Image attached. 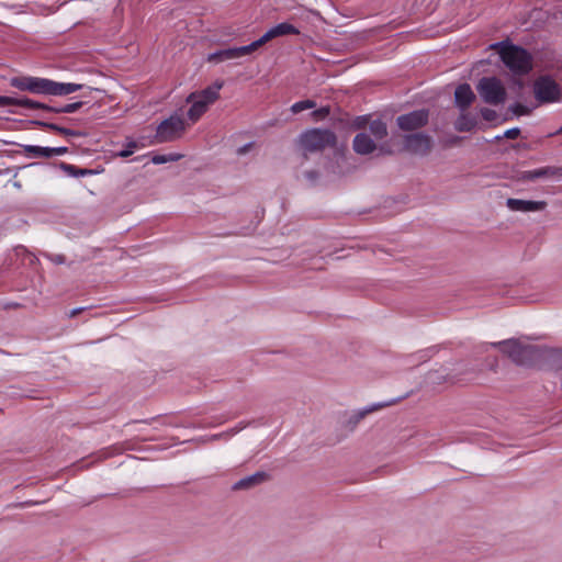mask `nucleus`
<instances>
[{
	"mask_svg": "<svg viewBox=\"0 0 562 562\" xmlns=\"http://www.w3.org/2000/svg\"><path fill=\"white\" fill-rule=\"evenodd\" d=\"M507 355L515 363L519 366H532L541 358L542 351L531 345H524L516 339H507L492 344Z\"/></svg>",
	"mask_w": 562,
	"mask_h": 562,
	"instance_id": "obj_1",
	"label": "nucleus"
},
{
	"mask_svg": "<svg viewBox=\"0 0 562 562\" xmlns=\"http://www.w3.org/2000/svg\"><path fill=\"white\" fill-rule=\"evenodd\" d=\"M499 47V55L503 63L517 75H525L532 68L531 56L529 53L515 45H504L503 43L496 44Z\"/></svg>",
	"mask_w": 562,
	"mask_h": 562,
	"instance_id": "obj_2",
	"label": "nucleus"
},
{
	"mask_svg": "<svg viewBox=\"0 0 562 562\" xmlns=\"http://www.w3.org/2000/svg\"><path fill=\"white\" fill-rule=\"evenodd\" d=\"M222 83L207 87L200 92H193L187 98L188 103H192L188 111V117L195 123L207 110L209 105L218 99V91Z\"/></svg>",
	"mask_w": 562,
	"mask_h": 562,
	"instance_id": "obj_3",
	"label": "nucleus"
},
{
	"mask_svg": "<svg viewBox=\"0 0 562 562\" xmlns=\"http://www.w3.org/2000/svg\"><path fill=\"white\" fill-rule=\"evenodd\" d=\"M300 144L304 151H321L333 147L336 144V136L329 130L313 128L300 136Z\"/></svg>",
	"mask_w": 562,
	"mask_h": 562,
	"instance_id": "obj_4",
	"label": "nucleus"
},
{
	"mask_svg": "<svg viewBox=\"0 0 562 562\" xmlns=\"http://www.w3.org/2000/svg\"><path fill=\"white\" fill-rule=\"evenodd\" d=\"M482 100L491 105H499L506 101L507 91L503 82L496 77H483L476 85Z\"/></svg>",
	"mask_w": 562,
	"mask_h": 562,
	"instance_id": "obj_5",
	"label": "nucleus"
},
{
	"mask_svg": "<svg viewBox=\"0 0 562 562\" xmlns=\"http://www.w3.org/2000/svg\"><path fill=\"white\" fill-rule=\"evenodd\" d=\"M186 131V122L179 115H171L164 120L156 130L154 143L161 144L173 142L182 136Z\"/></svg>",
	"mask_w": 562,
	"mask_h": 562,
	"instance_id": "obj_6",
	"label": "nucleus"
},
{
	"mask_svg": "<svg viewBox=\"0 0 562 562\" xmlns=\"http://www.w3.org/2000/svg\"><path fill=\"white\" fill-rule=\"evenodd\" d=\"M533 94L539 103H553L561 99V87L550 76H540L532 86Z\"/></svg>",
	"mask_w": 562,
	"mask_h": 562,
	"instance_id": "obj_7",
	"label": "nucleus"
},
{
	"mask_svg": "<svg viewBox=\"0 0 562 562\" xmlns=\"http://www.w3.org/2000/svg\"><path fill=\"white\" fill-rule=\"evenodd\" d=\"M10 86L21 91L48 95L49 79L32 76H20L11 78Z\"/></svg>",
	"mask_w": 562,
	"mask_h": 562,
	"instance_id": "obj_8",
	"label": "nucleus"
},
{
	"mask_svg": "<svg viewBox=\"0 0 562 562\" xmlns=\"http://www.w3.org/2000/svg\"><path fill=\"white\" fill-rule=\"evenodd\" d=\"M432 147V139L424 133H414L404 136V149L414 155L425 156Z\"/></svg>",
	"mask_w": 562,
	"mask_h": 562,
	"instance_id": "obj_9",
	"label": "nucleus"
},
{
	"mask_svg": "<svg viewBox=\"0 0 562 562\" xmlns=\"http://www.w3.org/2000/svg\"><path fill=\"white\" fill-rule=\"evenodd\" d=\"M429 113L427 110H416L397 116L396 123L402 131H415L428 123Z\"/></svg>",
	"mask_w": 562,
	"mask_h": 562,
	"instance_id": "obj_10",
	"label": "nucleus"
},
{
	"mask_svg": "<svg viewBox=\"0 0 562 562\" xmlns=\"http://www.w3.org/2000/svg\"><path fill=\"white\" fill-rule=\"evenodd\" d=\"M255 50H257V48L255 46V43L252 42L246 46L226 48V49H222V50L215 52L213 54H210L207 57V60L210 63H222L225 60L237 59V58L244 57L246 55L254 53Z\"/></svg>",
	"mask_w": 562,
	"mask_h": 562,
	"instance_id": "obj_11",
	"label": "nucleus"
},
{
	"mask_svg": "<svg viewBox=\"0 0 562 562\" xmlns=\"http://www.w3.org/2000/svg\"><path fill=\"white\" fill-rule=\"evenodd\" d=\"M300 34V31L297 27H295L293 24L288 22H282L273 27L269 29L260 38L255 41V46L258 49L266 43L270 42L273 38L280 37V36H286V35H297Z\"/></svg>",
	"mask_w": 562,
	"mask_h": 562,
	"instance_id": "obj_12",
	"label": "nucleus"
},
{
	"mask_svg": "<svg viewBox=\"0 0 562 562\" xmlns=\"http://www.w3.org/2000/svg\"><path fill=\"white\" fill-rule=\"evenodd\" d=\"M562 170L557 166H546L533 170H526L520 172L519 180L535 181L538 179H557L560 180Z\"/></svg>",
	"mask_w": 562,
	"mask_h": 562,
	"instance_id": "obj_13",
	"label": "nucleus"
},
{
	"mask_svg": "<svg viewBox=\"0 0 562 562\" xmlns=\"http://www.w3.org/2000/svg\"><path fill=\"white\" fill-rule=\"evenodd\" d=\"M506 206L514 212H540L546 210L548 203L546 201H529L509 198L506 201Z\"/></svg>",
	"mask_w": 562,
	"mask_h": 562,
	"instance_id": "obj_14",
	"label": "nucleus"
},
{
	"mask_svg": "<svg viewBox=\"0 0 562 562\" xmlns=\"http://www.w3.org/2000/svg\"><path fill=\"white\" fill-rule=\"evenodd\" d=\"M475 100L470 85L462 83L456 88L454 103L460 111H467Z\"/></svg>",
	"mask_w": 562,
	"mask_h": 562,
	"instance_id": "obj_15",
	"label": "nucleus"
},
{
	"mask_svg": "<svg viewBox=\"0 0 562 562\" xmlns=\"http://www.w3.org/2000/svg\"><path fill=\"white\" fill-rule=\"evenodd\" d=\"M352 146L355 151L359 155H369L376 148L374 140L366 133L357 134L353 138Z\"/></svg>",
	"mask_w": 562,
	"mask_h": 562,
	"instance_id": "obj_16",
	"label": "nucleus"
},
{
	"mask_svg": "<svg viewBox=\"0 0 562 562\" xmlns=\"http://www.w3.org/2000/svg\"><path fill=\"white\" fill-rule=\"evenodd\" d=\"M269 479V475L266 472H256L252 475L246 476L237 481L233 485L234 491L249 490L252 488Z\"/></svg>",
	"mask_w": 562,
	"mask_h": 562,
	"instance_id": "obj_17",
	"label": "nucleus"
},
{
	"mask_svg": "<svg viewBox=\"0 0 562 562\" xmlns=\"http://www.w3.org/2000/svg\"><path fill=\"white\" fill-rule=\"evenodd\" d=\"M82 88L79 83H63L49 79L48 95H67Z\"/></svg>",
	"mask_w": 562,
	"mask_h": 562,
	"instance_id": "obj_18",
	"label": "nucleus"
},
{
	"mask_svg": "<svg viewBox=\"0 0 562 562\" xmlns=\"http://www.w3.org/2000/svg\"><path fill=\"white\" fill-rule=\"evenodd\" d=\"M475 125L476 117L467 111H460V115L454 122V128L458 132H470Z\"/></svg>",
	"mask_w": 562,
	"mask_h": 562,
	"instance_id": "obj_19",
	"label": "nucleus"
},
{
	"mask_svg": "<svg viewBox=\"0 0 562 562\" xmlns=\"http://www.w3.org/2000/svg\"><path fill=\"white\" fill-rule=\"evenodd\" d=\"M370 132L376 140L384 138L387 135L386 124L380 120H374L370 123Z\"/></svg>",
	"mask_w": 562,
	"mask_h": 562,
	"instance_id": "obj_20",
	"label": "nucleus"
},
{
	"mask_svg": "<svg viewBox=\"0 0 562 562\" xmlns=\"http://www.w3.org/2000/svg\"><path fill=\"white\" fill-rule=\"evenodd\" d=\"M24 151L32 157H45L50 158L49 147H41L35 145H24Z\"/></svg>",
	"mask_w": 562,
	"mask_h": 562,
	"instance_id": "obj_21",
	"label": "nucleus"
},
{
	"mask_svg": "<svg viewBox=\"0 0 562 562\" xmlns=\"http://www.w3.org/2000/svg\"><path fill=\"white\" fill-rule=\"evenodd\" d=\"M16 106H22L29 110H37L44 108V103L34 101L29 98H16Z\"/></svg>",
	"mask_w": 562,
	"mask_h": 562,
	"instance_id": "obj_22",
	"label": "nucleus"
},
{
	"mask_svg": "<svg viewBox=\"0 0 562 562\" xmlns=\"http://www.w3.org/2000/svg\"><path fill=\"white\" fill-rule=\"evenodd\" d=\"M314 108H316V103L314 101L303 100V101L295 102L291 106V111H292V113L297 114L304 110L314 109Z\"/></svg>",
	"mask_w": 562,
	"mask_h": 562,
	"instance_id": "obj_23",
	"label": "nucleus"
},
{
	"mask_svg": "<svg viewBox=\"0 0 562 562\" xmlns=\"http://www.w3.org/2000/svg\"><path fill=\"white\" fill-rule=\"evenodd\" d=\"M393 403H394V402H391V403H387V404H378V405L373 406V407H372V408H370V409L359 412V413L355 414V415L351 417L350 422L353 424V426H356L360 420H362V419L364 418V416H366L368 413L373 412V411H376V409H379V408H383V407H385V406H387V405H391V404H393Z\"/></svg>",
	"mask_w": 562,
	"mask_h": 562,
	"instance_id": "obj_24",
	"label": "nucleus"
},
{
	"mask_svg": "<svg viewBox=\"0 0 562 562\" xmlns=\"http://www.w3.org/2000/svg\"><path fill=\"white\" fill-rule=\"evenodd\" d=\"M47 128L50 131H54L56 133H59L61 135H65V136H80L81 135V133L78 131L66 128V127L59 126L54 123H53V125H47Z\"/></svg>",
	"mask_w": 562,
	"mask_h": 562,
	"instance_id": "obj_25",
	"label": "nucleus"
},
{
	"mask_svg": "<svg viewBox=\"0 0 562 562\" xmlns=\"http://www.w3.org/2000/svg\"><path fill=\"white\" fill-rule=\"evenodd\" d=\"M137 148H139L138 143L135 142V140H131V142L127 143L125 149H122V150L116 153V156L117 157H122V158L130 157L134 153V150L137 149Z\"/></svg>",
	"mask_w": 562,
	"mask_h": 562,
	"instance_id": "obj_26",
	"label": "nucleus"
},
{
	"mask_svg": "<svg viewBox=\"0 0 562 562\" xmlns=\"http://www.w3.org/2000/svg\"><path fill=\"white\" fill-rule=\"evenodd\" d=\"M179 158H180V155H169V156H166V155H155L151 158V161L155 165H160V164H165V162H168V161H176Z\"/></svg>",
	"mask_w": 562,
	"mask_h": 562,
	"instance_id": "obj_27",
	"label": "nucleus"
},
{
	"mask_svg": "<svg viewBox=\"0 0 562 562\" xmlns=\"http://www.w3.org/2000/svg\"><path fill=\"white\" fill-rule=\"evenodd\" d=\"M63 168L70 175L72 176H86V175H89L91 173V170H88V169H77L75 166L72 165H66V164H63Z\"/></svg>",
	"mask_w": 562,
	"mask_h": 562,
	"instance_id": "obj_28",
	"label": "nucleus"
},
{
	"mask_svg": "<svg viewBox=\"0 0 562 562\" xmlns=\"http://www.w3.org/2000/svg\"><path fill=\"white\" fill-rule=\"evenodd\" d=\"M509 110H510L514 114H516V115H527V114H529V113H530V110H529L527 106H525V105H522V104H520V103H515V104H513V105L509 108Z\"/></svg>",
	"mask_w": 562,
	"mask_h": 562,
	"instance_id": "obj_29",
	"label": "nucleus"
},
{
	"mask_svg": "<svg viewBox=\"0 0 562 562\" xmlns=\"http://www.w3.org/2000/svg\"><path fill=\"white\" fill-rule=\"evenodd\" d=\"M82 104H83L82 102L69 103L64 106H60L59 111H61L63 113H74L77 110H79L82 106Z\"/></svg>",
	"mask_w": 562,
	"mask_h": 562,
	"instance_id": "obj_30",
	"label": "nucleus"
},
{
	"mask_svg": "<svg viewBox=\"0 0 562 562\" xmlns=\"http://www.w3.org/2000/svg\"><path fill=\"white\" fill-rule=\"evenodd\" d=\"M480 112L485 121H493L496 119V112L492 109L482 108Z\"/></svg>",
	"mask_w": 562,
	"mask_h": 562,
	"instance_id": "obj_31",
	"label": "nucleus"
},
{
	"mask_svg": "<svg viewBox=\"0 0 562 562\" xmlns=\"http://www.w3.org/2000/svg\"><path fill=\"white\" fill-rule=\"evenodd\" d=\"M16 105V98L0 95V106Z\"/></svg>",
	"mask_w": 562,
	"mask_h": 562,
	"instance_id": "obj_32",
	"label": "nucleus"
},
{
	"mask_svg": "<svg viewBox=\"0 0 562 562\" xmlns=\"http://www.w3.org/2000/svg\"><path fill=\"white\" fill-rule=\"evenodd\" d=\"M50 157L61 156L68 153L67 147H49Z\"/></svg>",
	"mask_w": 562,
	"mask_h": 562,
	"instance_id": "obj_33",
	"label": "nucleus"
},
{
	"mask_svg": "<svg viewBox=\"0 0 562 562\" xmlns=\"http://www.w3.org/2000/svg\"><path fill=\"white\" fill-rule=\"evenodd\" d=\"M519 135H520V130L518 127L507 130L504 133V137L509 138V139H516Z\"/></svg>",
	"mask_w": 562,
	"mask_h": 562,
	"instance_id": "obj_34",
	"label": "nucleus"
},
{
	"mask_svg": "<svg viewBox=\"0 0 562 562\" xmlns=\"http://www.w3.org/2000/svg\"><path fill=\"white\" fill-rule=\"evenodd\" d=\"M328 114H329V108H327V106L321 108V109L315 110L313 112V115L316 116V117H325Z\"/></svg>",
	"mask_w": 562,
	"mask_h": 562,
	"instance_id": "obj_35",
	"label": "nucleus"
},
{
	"mask_svg": "<svg viewBox=\"0 0 562 562\" xmlns=\"http://www.w3.org/2000/svg\"><path fill=\"white\" fill-rule=\"evenodd\" d=\"M85 310H86V307H77V308L70 310V311L67 313V317H68V318H74V317H76L77 315H79L80 313H82Z\"/></svg>",
	"mask_w": 562,
	"mask_h": 562,
	"instance_id": "obj_36",
	"label": "nucleus"
},
{
	"mask_svg": "<svg viewBox=\"0 0 562 562\" xmlns=\"http://www.w3.org/2000/svg\"><path fill=\"white\" fill-rule=\"evenodd\" d=\"M366 122H367V119H366L364 116H359V117H357V119H356V121H355V125H356L358 128H360V127H363V126H364Z\"/></svg>",
	"mask_w": 562,
	"mask_h": 562,
	"instance_id": "obj_37",
	"label": "nucleus"
},
{
	"mask_svg": "<svg viewBox=\"0 0 562 562\" xmlns=\"http://www.w3.org/2000/svg\"><path fill=\"white\" fill-rule=\"evenodd\" d=\"M43 110L49 111V112H54V113H63L61 111H57V110H60V108H58V106L54 108V106H49V105H46V104H44Z\"/></svg>",
	"mask_w": 562,
	"mask_h": 562,
	"instance_id": "obj_38",
	"label": "nucleus"
},
{
	"mask_svg": "<svg viewBox=\"0 0 562 562\" xmlns=\"http://www.w3.org/2000/svg\"><path fill=\"white\" fill-rule=\"evenodd\" d=\"M33 124L45 127V128H47V125H53V123H47V122H43V121H34Z\"/></svg>",
	"mask_w": 562,
	"mask_h": 562,
	"instance_id": "obj_39",
	"label": "nucleus"
},
{
	"mask_svg": "<svg viewBox=\"0 0 562 562\" xmlns=\"http://www.w3.org/2000/svg\"><path fill=\"white\" fill-rule=\"evenodd\" d=\"M307 175H308L310 178H315L316 177V175L314 172H308Z\"/></svg>",
	"mask_w": 562,
	"mask_h": 562,
	"instance_id": "obj_40",
	"label": "nucleus"
},
{
	"mask_svg": "<svg viewBox=\"0 0 562 562\" xmlns=\"http://www.w3.org/2000/svg\"><path fill=\"white\" fill-rule=\"evenodd\" d=\"M555 134H562V126L557 131Z\"/></svg>",
	"mask_w": 562,
	"mask_h": 562,
	"instance_id": "obj_41",
	"label": "nucleus"
},
{
	"mask_svg": "<svg viewBox=\"0 0 562 562\" xmlns=\"http://www.w3.org/2000/svg\"><path fill=\"white\" fill-rule=\"evenodd\" d=\"M247 147L240 148L239 153H245Z\"/></svg>",
	"mask_w": 562,
	"mask_h": 562,
	"instance_id": "obj_42",
	"label": "nucleus"
}]
</instances>
